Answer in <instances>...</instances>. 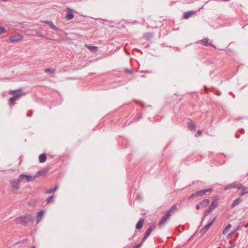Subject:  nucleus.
<instances>
[{"label":"nucleus","instance_id":"nucleus-1","mask_svg":"<svg viewBox=\"0 0 248 248\" xmlns=\"http://www.w3.org/2000/svg\"><path fill=\"white\" fill-rule=\"evenodd\" d=\"M176 206L175 205H173L169 210L167 211L165 213V215L163 216L159 222L158 225L159 227H161L163 224H164L166 222L167 220L171 216L172 214L176 211Z\"/></svg>","mask_w":248,"mask_h":248},{"label":"nucleus","instance_id":"nucleus-2","mask_svg":"<svg viewBox=\"0 0 248 248\" xmlns=\"http://www.w3.org/2000/svg\"><path fill=\"white\" fill-rule=\"evenodd\" d=\"M32 220V217L30 215L20 217L16 219L17 224L25 225L27 223Z\"/></svg>","mask_w":248,"mask_h":248},{"label":"nucleus","instance_id":"nucleus-3","mask_svg":"<svg viewBox=\"0 0 248 248\" xmlns=\"http://www.w3.org/2000/svg\"><path fill=\"white\" fill-rule=\"evenodd\" d=\"M36 177L31 175H20L18 177V182L24 181L25 182L34 180Z\"/></svg>","mask_w":248,"mask_h":248},{"label":"nucleus","instance_id":"nucleus-4","mask_svg":"<svg viewBox=\"0 0 248 248\" xmlns=\"http://www.w3.org/2000/svg\"><path fill=\"white\" fill-rule=\"evenodd\" d=\"M22 39V36L18 34L10 37L9 40L11 42H16L21 40Z\"/></svg>","mask_w":248,"mask_h":248},{"label":"nucleus","instance_id":"nucleus-5","mask_svg":"<svg viewBox=\"0 0 248 248\" xmlns=\"http://www.w3.org/2000/svg\"><path fill=\"white\" fill-rule=\"evenodd\" d=\"M218 205V202L217 200L214 199V201L212 202L211 204L209 207V209L207 210V213H210L212 211H213L214 209H215Z\"/></svg>","mask_w":248,"mask_h":248},{"label":"nucleus","instance_id":"nucleus-6","mask_svg":"<svg viewBox=\"0 0 248 248\" xmlns=\"http://www.w3.org/2000/svg\"><path fill=\"white\" fill-rule=\"evenodd\" d=\"M237 188L239 190L241 191V193H240V196H243L247 194L246 190L247 189V188L246 187H245V186H244L242 185H240L239 186H237Z\"/></svg>","mask_w":248,"mask_h":248},{"label":"nucleus","instance_id":"nucleus-7","mask_svg":"<svg viewBox=\"0 0 248 248\" xmlns=\"http://www.w3.org/2000/svg\"><path fill=\"white\" fill-rule=\"evenodd\" d=\"M212 189L211 188L202 189L199 191L196 192V195L197 196L200 197L204 195L207 192H212Z\"/></svg>","mask_w":248,"mask_h":248},{"label":"nucleus","instance_id":"nucleus-8","mask_svg":"<svg viewBox=\"0 0 248 248\" xmlns=\"http://www.w3.org/2000/svg\"><path fill=\"white\" fill-rule=\"evenodd\" d=\"M195 14L196 12L193 11L186 12L184 15V18L186 19H188L190 16Z\"/></svg>","mask_w":248,"mask_h":248},{"label":"nucleus","instance_id":"nucleus-9","mask_svg":"<svg viewBox=\"0 0 248 248\" xmlns=\"http://www.w3.org/2000/svg\"><path fill=\"white\" fill-rule=\"evenodd\" d=\"M18 182V179L17 181H12L11 183V185L12 186V188H14L15 189H17L19 188V185Z\"/></svg>","mask_w":248,"mask_h":248},{"label":"nucleus","instance_id":"nucleus-10","mask_svg":"<svg viewBox=\"0 0 248 248\" xmlns=\"http://www.w3.org/2000/svg\"><path fill=\"white\" fill-rule=\"evenodd\" d=\"M144 219H143V218L140 219V220L139 221V222L137 223V224L136 225V227L137 229L140 230L142 227L143 224L144 223Z\"/></svg>","mask_w":248,"mask_h":248},{"label":"nucleus","instance_id":"nucleus-11","mask_svg":"<svg viewBox=\"0 0 248 248\" xmlns=\"http://www.w3.org/2000/svg\"><path fill=\"white\" fill-rule=\"evenodd\" d=\"M187 127H188V128L190 131H195L196 130V127H195V124H194L193 123H192L191 122L187 123Z\"/></svg>","mask_w":248,"mask_h":248},{"label":"nucleus","instance_id":"nucleus-12","mask_svg":"<svg viewBox=\"0 0 248 248\" xmlns=\"http://www.w3.org/2000/svg\"><path fill=\"white\" fill-rule=\"evenodd\" d=\"M210 203V200L209 199H205L202 200L200 203V204L203 207H205L207 206Z\"/></svg>","mask_w":248,"mask_h":248},{"label":"nucleus","instance_id":"nucleus-13","mask_svg":"<svg viewBox=\"0 0 248 248\" xmlns=\"http://www.w3.org/2000/svg\"><path fill=\"white\" fill-rule=\"evenodd\" d=\"M44 22L48 24L51 28L55 30H57L58 29V28L51 21H45Z\"/></svg>","mask_w":248,"mask_h":248},{"label":"nucleus","instance_id":"nucleus-14","mask_svg":"<svg viewBox=\"0 0 248 248\" xmlns=\"http://www.w3.org/2000/svg\"><path fill=\"white\" fill-rule=\"evenodd\" d=\"M46 154H43L39 155V160L41 163H44L46 161Z\"/></svg>","mask_w":248,"mask_h":248},{"label":"nucleus","instance_id":"nucleus-15","mask_svg":"<svg viewBox=\"0 0 248 248\" xmlns=\"http://www.w3.org/2000/svg\"><path fill=\"white\" fill-rule=\"evenodd\" d=\"M241 201L242 200L240 198H237V199L234 200V201L233 202V203L231 205V207L232 208L234 207L235 206L238 205L241 202Z\"/></svg>","mask_w":248,"mask_h":248},{"label":"nucleus","instance_id":"nucleus-16","mask_svg":"<svg viewBox=\"0 0 248 248\" xmlns=\"http://www.w3.org/2000/svg\"><path fill=\"white\" fill-rule=\"evenodd\" d=\"M208 40L207 38H204L201 41V43L202 45L206 46L210 45V44L208 43ZM210 45H211V44H210ZM211 46H213L212 45H211Z\"/></svg>","mask_w":248,"mask_h":248},{"label":"nucleus","instance_id":"nucleus-17","mask_svg":"<svg viewBox=\"0 0 248 248\" xmlns=\"http://www.w3.org/2000/svg\"><path fill=\"white\" fill-rule=\"evenodd\" d=\"M44 72L46 73L54 74L55 72V69L54 68H46Z\"/></svg>","mask_w":248,"mask_h":248},{"label":"nucleus","instance_id":"nucleus-18","mask_svg":"<svg viewBox=\"0 0 248 248\" xmlns=\"http://www.w3.org/2000/svg\"><path fill=\"white\" fill-rule=\"evenodd\" d=\"M85 46L88 48L89 49L92 50V51H96V49H97V46H89V45H85Z\"/></svg>","mask_w":248,"mask_h":248},{"label":"nucleus","instance_id":"nucleus-19","mask_svg":"<svg viewBox=\"0 0 248 248\" xmlns=\"http://www.w3.org/2000/svg\"><path fill=\"white\" fill-rule=\"evenodd\" d=\"M73 17H74V15L72 13H68L67 15L65 16V18L68 20L73 19Z\"/></svg>","mask_w":248,"mask_h":248},{"label":"nucleus","instance_id":"nucleus-20","mask_svg":"<svg viewBox=\"0 0 248 248\" xmlns=\"http://www.w3.org/2000/svg\"><path fill=\"white\" fill-rule=\"evenodd\" d=\"M152 232V228H149L146 232L145 233V236H144V238H146L148 236H149V235L150 234L151 232Z\"/></svg>","mask_w":248,"mask_h":248},{"label":"nucleus","instance_id":"nucleus-21","mask_svg":"<svg viewBox=\"0 0 248 248\" xmlns=\"http://www.w3.org/2000/svg\"><path fill=\"white\" fill-rule=\"evenodd\" d=\"M232 225L231 224H228L227 226L225 228V229L223 231V233L224 234L227 233L229 230L231 228Z\"/></svg>","mask_w":248,"mask_h":248},{"label":"nucleus","instance_id":"nucleus-22","mask_svg":"<svg viewBox=\"0 0 248 248\" xmlns=\"http://www.w3.org/2000/svg\"><path fill=\"white\" fill-rule=\"evenodd\" d=\"M57 189V186H56L54 188H51V189H48L46 191V193L47 194H49V193H53V192H54L56 189Z\"/></svg>","mask_w":248,"mask_h":248},{"label":"nucleus","instance_id":"nucleus-23","mask_svg":"<svg viewBox=\"0 0 248 248\" xmlns=\"http://www.w3.org/2000/svg\"><path fill=\"white\" fill-rule=\"evenodd\" d=\"M44 212L43 211H40L38 213L37 217L38 218H40V219H38L37 222H39V221L41 219L42 217L44 215Z\"/></svg>","mask_w":248,"mask_h":248},{"label":"nucleus","instance_id":"nucleus-24","mask_svg":"<svg viewBox=\"0 0 248 248\" xmlns=\"http://www.w3.org/2000/svg\"><path fill=\"white\" fill-rule=\"evenodd\" d=\"M215 221V218L213 219L211 221H210L207 225H206L204 228L206 230H208L210 227L212 225L214 221Z\"/></svg>","mask_w":248,"mask_h":248},{"label":"nucleus","instance_id":"nucleus-25","mask_svg":"<svg viewBox=\"0 0 248 248\" xmlns=\"http://www.w3.org/2000/svg\"><path fill=\"white\" fill-rule=\"evenodd\" d=\"M21 90H10L9 91L8 93L9 94H14L20 91Z\"/></svg>","mask_w":248,"mask_h":248},{"label":"nucleus","instance_id":"nucleus-26","mask_svg":"<svg viewBox=\"0 0 248 248\" xmlns=\"http://www.w3.org/2000/svg\"><path fill=\"white\" fill-rule=\"evenodd\" d=\"M6 31V29L2 27H0V34L5 32Z\"/></svg>","mask_w":248,"mask_h":248},{"label":"nucleus","instance_id":"nucleus-27","mask_svg":"<svg viewBox=\"0 0 248 248\" xmlns=\"http://www.w3.org/2000/svg\"><path fill=\"white\" fill-rule=\"evenodd\" d=\"M53 198H54L53 196L48 197V199H47V203L50 202L52 201Z\"/></svg>","mask_w":248,"mask_h":248},{"label":"nucleus","instance_id":"nucleus-28","mask_svg":"<svg viewBox=\"0 0 248 248\" xmlns=\"http://www.w3.org/2000/svg\"><path fill=\"white\" fill-rule=\"evenodd\" d=\"M234 232V231L232 233H230L228 234L227 235V238L230 239V238H232Z\"/></svg>","mask_w":248,"mask_h":248},{"label":"nucleus","instance_id":"nucleus-29","mask_svg":"<svg viewBox=\"0 0 248 248\" xmlns=\"http://www.w3.org/2000/svg\"><path fill=\"white\" fill-rule=\"evenodd\" d=\"M124 71L126 73H128V74H132L133 73V71L132 70H129V69H126L125 68L124 69Z\"/></svg>","mask_w":248,"mask_h":248},{"label":"nucleus","instance_id":"nucleus-30","mask_svg":"<svg viewBox=\"0 0 248 248\" xmlns=\"http://www.w3.org/2000/svg\"><path fill=\"white\" fill-rule=\"evenodd\" d=\"M16 100L15 97L14 96V97H11L10 99H9V102L10 103H13L14 101H15Z\"/></svg>","mask_w":248,"mask_h":248},{"label":"nucleus","instance_id":"nucleus-31","mask_svg":"<svg viewBox=\"0 0 248 248\" xmlns=\"http://www.w3.org/2000/svg\"><path fill=\"white\" fill-rule=\"evenodd\" d=\"M23 94H25V93H23V94H16L14 96V97H15L16 99V100L18 98H19V97H20L21 96H22V95Z\"/></svg>","mask_w":248,"mask_h":248},{"label":"nucleus","instance_id":"nucleus-32","mask_svg":"<svg viewBox=\"0 0 248 248\" xmlns=\"http://www.w3.org/2000/svg\"><path fill=\"white\" fill-rule=\"evenodd\" d=\"M202 131L201 130H198L196 134V136H200L202 135Z\"/></svg>","mask_w":248,"mask_h":248},{"label":"nucleus","instance_id":"nucleus-33","mask_svg":"<svg viewBox=\"0 0 248 248\" xmlns=\"http://www.w3.org/2000/svg\"><path fill=\"white\" fill-rule=\"evenodd\" d=\"M142 243H139L136 246H134L133 248H140L141 246Z\"/></svg>","mask_w":248,"mask_h":248},{"label":"nucleus","instance_id":"nucleus-34","mask_svg":"<svg viewBox=\"0 0 248 248\" xmlns=\"http://www.w3.org/2000/svg\"><path fill=\"white\" fill-rule=\"evenodd\" d=\"M207 231H208L207 230H206V229H205L204 228H203L201 232H202V233L203 234H204V233H205Z\"/></svg>","mask_w":248,"mask_h":248},{"label":"nucleus","instance_id":"nucleus-35","mask_svg":"<svg viewBox=\"0 0 248 248\" xmlns=\"http://www.w3.org/2000/svg\"><path fill=\"white\" fill-rule=\"evenodd\" d=\"M196 196H197V195H196V193H195V194H193L192 195H191L189 197V199L193 198V197H196Z\"/></svg>","mask_w":248,"mask_h":248},{"label":"nucleus","instance_id":"nucleus-36","mask_svg":"<svg viewBox=\"0 0 248 248\" xmlns=\"http://www.w3.org/2000/svg\"><path fill=\"white\" fill-rule=\"evenodd\" d=\"M200 206H201L200 203L197 204V206H196V209H199L200 208Z\"/></svg>","mask_w":248,"mask_h":248},{"label":"nucleus","instance_id":"nucleus-37","mask_svg":"<svg viewBox=\"0 0 248 248\" xmlns=\"http://www.w3.org/2000/svg\"><path fill=\"white\" fill-rule=\"evenodd\" d=\"M229 187H230L231 188H232V187H237L236 186H234L233 185V184H231V185H229Z\"/></svg>","mask_w":248,"mask_h":248},{"label":"nucleus","instance_id":"nucleus-38","mask_svg":"<svg viewBox=\"0 0 248 248\" xmlns=\"http://www.w3.org/2000/svg\"><path fill=\"white\" fill-rule=\"evenodd\" d=\"M229 188H231L230 187H229V186H226V187H225V190H228Z\"/></svg>","mask_w":248,"mask_h":248},{"label":"nucleus","instance_id":"nucleus-39","mask_svg":"<svg viewBox=\"0 0 248 248\" xmlns=\"http://www.w3.org/2000/svg\"><path fill=\"white\" fill-rule=\"evenodd\" d=\"M31 248H35V246H32Z\"/></svg>","mask_w":248,"mask_h":248},{"label":"nucleus","instance_id":"nucleus-40","mask_svg":"<svg viewBox=\"0 0 248 248\" xmlns=\"http://www.w3.org/2000/svg\"><path fill=\"white\" fill-rule=\"evenodd\" d=\"M247 194H248V191H247Z\"/></svg>","mask_w":248,"mask_h":248}]
</instances>
